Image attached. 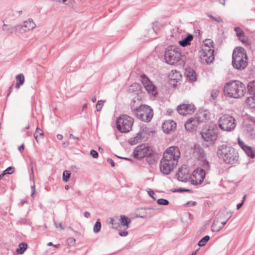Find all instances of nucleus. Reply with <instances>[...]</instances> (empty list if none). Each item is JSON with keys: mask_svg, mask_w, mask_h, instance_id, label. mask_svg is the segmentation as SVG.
Listing matches in <instances>:
<instances>
[{"mask_svg": "<svg viewBox=\"0 0 255 255\" xmlns=\"http://www.w3.org/2000/svg\"><path fill=\"white\" fill-rule=\"evenodd\" d=\"M208 17L213 21H217L218 22H222L223 20L221 17L219 16L215 17L211 14H208Z\"/></svg>", "mask_w": 255, "mask_h": 255, "instance_id": "58836bf2", "label": "nucleus"}, {"mask_svg": "<svg viewBox=\"0 0 255 255\" xmlns=\"http://www.w3.org/2000/svg\"><path fill=\"white\" fill-rule=\"evenodd\" d=\"M219 129L217 126L211 123L205 125L201 131V137L203 139L209 143L210 144H213L217 139L218 137Z\"/></svg>", "mask_w": 255, "mask_h": 255, "instance_id": "20e7f679", "label": "nucleus"}, {"mask_svg": "<svg viewBox=\"0 0 255 255\" xmlns=\"http://www.w3.org/2000/svg\"><path fill=\"white\" fill-rule=\"evenodd\" d=\"M177 192H190L191 191V190L190 189H184V188H179L177 189H176L175 190Z\"/></svg>", "mask_w": 255, "mask_h": 255, "instance_id": "de8ad7c7", "label": "nucleus"}, {"mask_svg": "<svg viewBox=\"0 0 255 255\" xmlns=\"http://www.w3.org/2000/svg\"><path fill=\"white\" fill-rule=\"evenodd\" d=\"M196 202L195 201H189V202H188L186 204V205L187 207H191V206H195L196 205Z\"/></svg>", "mask_w": 255, "mask_h": 255, "instance_id": "8fccbe9b", "label": "nucleus"}, {"mask_svg": "<svg viewBox=\"0 0 255 255\" xmlns=\"http://www.w3.org/2000/svg\"><path fill=\"white\" fill-rule=\"evenodd\" d=\"M141 78V82L143 84L148 93L154 96L156 95L157 94L156 87L152 84L151 82L146 76V75L144 74L142 75Z\"/></svg>", "mask_w": 255, "mask_h": 255, "instance_id": "f3484780", "label": "nucleus"}, {"mask_svg": "<svg viewBox=\"0 0 255 255\" xmlns=\"http://www.w3.org/2000/svg\"><path fill=\"white\" fill-rule=\"evenodd\" d=\"M199 123L195 118L189 119L185 123L184 126L188 131L192 132L196 130Z\"/></svg>", "mask_w": 255, "mask_h": 255, "instance_id": "aec40b11", "label": "nucleus"}, {"mask_svg": "<svg viewBox=\"0 0 255 255\" xmlns=\"http://www.w3.org/2000/svg\"><path fill=\"white\" fill-rule=\"evenodd\" d=\"M13 85H11L10 87L9 88V89H8V95L7 96H9V94H10V93L11 92V91H12L13 90Z\"/></svg>", "mask_w": 255, "mask_h": 255, "instance_id": "052dcab7", "label": "nucleus"}, {"mask_svg": "<svg viewBox=\"0 0 255 255\" xmlns=\"http://www.w3.org/2000/svg\"><path fill=\"white\" fill-rule=\"evenodd\" d=\"M225 0H219V2L222 4L223 5H225Z\"/></svg>", "mask_w": 255, "mask_h": 255, "instance_id": "69168bd1", "label": "nucleus"}, {"mask_svg": "<svg viewBox=\"0 0 255 255\" xmlns=\"http://www.w3.org/2000/svg\"><path fill=\"white\" fill-rule=\"evenodd\" d=\"M103 105V101L102 100L98 101V102L96 105L97 111H100L101 110Z\"/></svg>", "mask_w": 255, "mask_h": 255, "instance_id": "a19ab883", "label": "nucleus"}, {"mask_svg": "<svg viewBox=\"0 0 255 255\" xmlns=\"http://www.w3.org/2000/svg\"><path fill=\"white\" fill-rule=\"evenodd\" d=\"M193 36L191 34H188L184 38L179 41V44L183 47L190 45V42L193 40Z\"/></svg>", "mask_w": 255, "mask_h": 255, "instance_id": "b1692460", "label": "nucleus"}, {"mask_svg": "<svg viewBox=\"0 0 255 255\" xmlns=\"http://www.w3.org/2000/svg\"><path fill=\"white\" fill-rule=\"evenodd\" d=\"M202 167L204 168L205 170H208L210 168V165L209 162L206 161V160H203L202 162Z\"/></svg>", "mask_w": 255, "mask_h": 255, "instance_id": "ea45409f", "label": "nucleus"}, {"mask_svg": "<svg viewBox=\"0 0 255 255\" xmlns=\"http://www.w3.org/2000/svg\"><path fill=\"white\" fill-rule=\"evenodd\" d=\"M119 220L120 221L121 225L123 226H126V229L128 228V225L131 222V220L130 219L128 218L125 215H121L120 219Z\"/></svg>", "mask_w": 255, "mask_h": 255, "instance_id": "a878e982", "label": "nucleus"}, {"mask_svg": "<svg viewBox=\"0 0 255 255\" xmlns=\"http://www.w3.org/2000/svg\"><path fill=\"white\" fill-rule=\"evenodd\" d=\"M70 175H71V173L69 172V171H68L67 170L64 171V172L63 173V176H62L63 180L64 182H67L69 179Z\"/></svg>", "mask_w": 255, "mask_h": 255, "instance_id": "72a5a7b5", "label": "nucleus"}, {"mask_svg": "<svg viewBox=\"0 0 255 255\" xmlns=\"http://www.w3.org/2000/svg\"><path fill=\"white\" fill-rule=\"evenodd\" d=\"M198 122L200 124L201 123L209 119L210 115L206 112H202L198 113L194 117Z\"/></svg>", "mask_w": 255, "mask_h": 255, "instance_id": "5701e85b", "label": "nucleus"}, {"mask_svg": "<svg viewBox=\"0 0 255 255\" xmlns=\"http://www.w3.org/2000/svg\"><path fill=\"white\" fill-rule=\"evenodd\" d=\"M235 31L236 32L237 36L238 37H242L244 36V31L239 27H237L235 28Z\"/></svg>", "mask_w": 255, "mask_h": 255, "instance_id": "c9c22d12", "label": "nucleus"}, {"mask_svg": "<svg viewBox=\"0 0 255 255\" xmlns=\"http://www.w3.org/2000/svg\"><path fill=\"white\" fill-rule=\"evenodd\" d=\"M119 235L122 237H126L128 235V232L127 231L120 232Z\"/></svg>", "mask_w": 255, "mask_h": 255, "instance_id": "603ef678", "label": "nucleus"}, {"mask_svg": "<svg viewBox=\"0 0 255 255\" xmlns=\"http://www.w3.org/2000/svg\"><path fill=\"white\" fill-rule=\"evenodd\" d=\"M101 228V224L100 222L98 220L96 222V223L94 226V229H93L94 232L96 233L99 232L100 231Z\"/></svg>", "mask_w": 255, "mask_h": 255, "instance_id": "f704fd0d", "label": "nucleus"}, {"mask_svg": "<svg viewBox=\"0 0 255 255\" xmlns=\"http://www.w3.org/2000/svg\"><path fill=\"white\" fill-rule=\"evenodd\" d=\"M218 91L217 90H213L211 93V96L213 100H214L218 95Z\"/></svg>", "mask_w": 255, "mask_h": 255, "instance_id": "c03bdc74", "label": "nucleus"}, {"mask_svg": "<svg viewBox=\"0 0 255 255\" xmlns=\"http://www.w3.org/2000/svg\"><path fill=\"white\" fill-rule=\"evenodd\" d=\"M132 113L137 119L144 122H149L153 115V110L146 105H141L132 110Z\"/></svg>", "mask_w": 255, "mask_h": 255, "instance_id": "423d86ee", "label": "nucleus"}, {"mask_svg": "<svg viewBox=\"0 0 255 255\" xmlns=\"http://www.w3.org/2000/svg\"><path fill=\"white\" fill-rule=\"evenodd\" d=\"M245 85L240 81H232L224 86V95L230 98L238 99L243 97L246 93Z\"/></svg>", "mask_w": 255, "mask_h": 255, "instance_id": "f03ea898", "label": "nucleus"}, {"mask_svg": "<svg viewBox=\"0 0 255 255\" xmlns=\"http://www.w3.org/2000/svg\"><path fill=\"white\" fill-rule=\"evenodd\" d=\"M179 181L186 182L189 177L188 170L186 168L181 167L176 174Z\"/></svg>", "mask_w": 255, "mask_h": 255, "instance_id": "4be33fe9", "label": "nucleus"}, {"mask_svg": "<svg viewBox=\"0 0 255 255\" xmlns=\"http://www.w3.org/2000/svg\"><path fill=\"white\" fill-rule=\"evenodd\" d=\"M212 41L209 40H206L204 45L202 49L201 55L203 57L205 58L207 63H211L214 59V49H212L209 46V44H212Z\"/></svg>", "mask_w": 255, "mask_h": 255, "instance_id": "9b49d317", "label": "nucleus"}, {"mask_svg": "<svg viewBox=\"0 0 255 255\" xmlns=\"http://www.w3.org/2000/svg\"><path fill=\"white\" fill-rule=\"evenodd\" d=\"M27 247V244L25 243H21L19 246L18 248L16 249V252L18 254L22 255L24 253L25 251L26 250Z\"/></svg>", "mask_w": 255, "mask_h": 255, "instance_id": "c85d7f7f", "label": "nucleus"}, {"mask_svg": "<svg viewBox=\"0 0 255 255\" xmlns=\"http://www.w3.org/2000/svg\"><path fill=\"white\" fill-rule=\"evenodd\" d=\"M238 144L248 156L252 158L255 157V151L253 148L246 144L240 138H238Z\"/></svg>", "mask_w": 255, "mask_h": 255, "instance_id": "a211bd4d", "label": "nucleus"}, {"mask_svg": "<svg viewBox=\"0 0 255 255\" xmlns=\"http://www.w3.org/2000/svg\"><path fill=\"white\" fill-rule=\"evenodd\" d=\"M249 92L253 96L249 97L246 100V102L250 108L253 111H255V81L250 82L248 85Z\"/></svg>", "mask_w": 255, "mask_h": 255, "instance_id": "4468645a", "label": "nucleus"}, {"mask_svg": "<svg viewBox=\"0 0 255 255\" xmlns=\"http://www.w3.org/2000/svg\"><path fill=\"white\" fill-rule=\"evenodd\" d=\"M217 155L226 164L235 165L238 163L239 156L236 149L227 144H222L219 146Z\"/></svg>", "mask_w": 255, "mask_h": 255, "instance_id": "f257e3e1", "label": "nucleus"}, {"mask_svg": "<svg viewBox=\"0 0 255 255\" xmlns=\"http://www.w3.org/2000/svg\"><path fill=\"white\" fill-rule=\"evenodd\" d=\"M239 39L244 43H246L247 42V37L245 36V34L244 36L242 37H239Z\"/></svg>", "mask_w": 255, "mask_h": 255, "instance_id": "3c124183", "label": "nucleus"}, {"mask_svg": "<svg viewBox=\"0 0 255 255\" xmlns=\"http://www.w3.org/2000/svg\"><path fill=\"white\" fill-rule=\"evenodd\" d=\"M31 196L33 197L34 194H35V185H33V186H32L31 187Z\"/></svg>", "mask_w": 255, "mask_h": 255, "instance_id": "864d4df0", "label": "nucleus"}, {"mask_svg": "<svg viewBox=\"0 0 255 255\" xmlns=\"http://www.w3.org/2000/svg\"><path fill=\"white\" fill-rule=\"evenodd\" d=\"M145 160L149 164H153L156 162L155 155L153 153L152 151L151 152V154L150 155H147L145 157Z\"/></svg>", "mask_w": 255, "mask_h": 255, "instance_id": "c756f323", "label": "nucleus"}, {"mask_svg": "<svg viewBox=\"0 0 255 255\" xmlns=\"http://www.w3.org/2000/svg\"><path fill=\"white\" fill-rule=\"evenodd\" d=\"M14 171V168L13 167H8L5 171L4 172L6 173L7 174H11Z\"/></svg>", "mask_w": 255, "mask_h": 255, "instance_id": "37998d69", "label": "nucleus"}, {"mask_svg": "<svg viewBox=\"0 0 255 255\" xmlns=\"http://www.w3.org/2000/svg\"><path fill=\"white\" fill-rule=\"evenodd\" d=\"M69 145V143L68 141H65L62 143V145L63 147H67Z\"/></svg>", "mask_w": 255, "mask_h": 255, "instance_id": "4d7b16f0", "label": "nucleus"}, {"mask_svg": "<svg viewBox=\"0 0 255 255\" xmlns=\"http://www.w3.org/2000/svg\"><path fill=\"white\" fill-rule=\"evenodd\" d=\"M27 201L26 200H23V201H21L20 203H19V205L20 206H23V204L25 203H27Z\"/></svg>", "mask_w": 255, "mask_h": 255, "instance_id": "0e129e2a", "label": "nucleus"}, {"mask_svg": "<svg viewBox=\"0 0 255 255\" xmlns=\"http://www.w3.org/2000/svg\"><path fill=\"white\" fill-rule=\"evenodd\" d=\"M2 30L5 31L7 35H11L14 31H16L14 26H9L6 24H3Z\"/></svg>", "mask_w": 255, "mask_h": 255, "instance_id": "bb28decb", "label": "nucleus"}, {"mask_svg": "<svg viewBox=\"0 0 255 255\" xmlns=\"http://www.w3.org/2000/svg\"><path fill=\"white\" fill-rule=\"evenodd\" d=\"M90 155L93 158H96L98 157V153L94 149H92L90 151Z\"/></svg>", "mask_w": 255, "mask_h": 255, "instance_id": "79ce46f5", "label": "nucleus"}, {"mask_svg": "<svg viewBox=\"0 0 255 255\" xmlns=\"http://www.w3.org/2000/svg\"><path fill=\"white\" fill-rule=\"evenodd\" d=\"M181 56L179 48L171 45L167 47L165 51L164 59L167 63L173 65L180 60Z\"/></svg>", "mask_w": 255, "mask_h": 255, "instance_id": "0eeeda50", "label": "nucleus"}, {"mask_svg": "<svg viewBox=\"0 0 255 255\" xmlns=\"http://www.w3.org/2000/svg\"><path fill=\"white\" fill-rule=\"evenodd\" d=\"M148 195L151 197L154 200H156V198L154 197L155 193L151 189H149V191H148Z\"/></svg>", "mask_w": 255, "mask_h": 255, "instance_id": "49530a36", "label": "nucleus"}, {"mask_svg": "<svg viewBox=\"0 0 255 255\" xmlns=\"http://www.w3.org/2000/svg\"><path fill=\"white\" fill-rule=\"evenodd\" d=\"M141 137V134L140 133H138L137 134V135L134 137L133 141L132 140L130 141V144H135V143H137L140 140Z\"/></svg>", "mask_w": 255, "mask_h": 255, "instance_id": "4c0bfd02", "label": "nucleus"}, {"mask_svg": "<svg viewBox=\"0 0 255 255\" xmlns=\"http://www.w3.org/2000/svg\"><path fill=\"white\" fill-rule=\"evenodd\" d=\"M195 108L194 105L184 103L177 107V111L180 115L186 116L192 114L195 111Z\"/></svg>", "mask_w": 255, "mask_h": 255, "instance_id": "dca6fc26", "label": "nucleus"}, {"mask_svg": "<svg viewBox=\"0 0 255 255\" xmlns=\"http://www.w3.org/2000/svg\"><path fill=\"white\" fill-rule=\"evenodd\" d=\"M107 161L109 162V163L111 165L112 167L115 166V162L112 159H108Z\"/></svg>", "mask_w": 255, "mask_h": 255, "instance_id": "5fc2aeb1", "label": "nucleus"}, {"mask_svg": "<svg viewBox=\"0 0 255 255\" xmlns=\"http://www.w3.org/2000/svg\"><path fill=\"white\" fill-rule=\"evenodd\" d=\"M69 138H73L75 139H79V137L75 136L73 134L71 133L69 135Z\"/></svg>", "mask_w": 255, "mask_h": 255, "instance_id": "bf43d9fd", "label": "nucleus"}, {"mask_svg": "<svg viewBox=\"0 0 255 255\" xmlns=\"http://www.w3.org/2000/svg\"><path fill=\"white\" fill-rule=\"evenodd\" d=\"M219 128L223 131H231L236 127L235 118L228 114L222 116L218 121Z\"/></svg>", "mask_w": 255, "mask_h": 255, "instance_id": "9d476101", "label": "nucleus"}, {"mask_svg": "<svg viewBox=\"0 0 255 255\" xmlns=\"http://www.w3.org/2000/svg\"><path fill=\"white\" fill-rule=\"evenodd\" d=\"M232 216V213L226 209L221 210L217 215L211 226V230L213 232L220 231L226 224L228 221Z\"/></svg>", "mask_w": 255, "mask_h": 255, "instance_id": "39448f33", "label": "nucleus"}, {"mask_svg": "<svg viewBox=\"0 0 255 255\" xmlns=\"http://www.w3.org/2000/svg\"><path fill=\"white\" fill-rule=\"evenodd\" d=\"M248 57L245 49L242 47L236 48L232 55V64L237 70L244 69L248 65Z\"/></svg>", "mask_w": 255, "mask_h": 255, "instance_id": "7ed1b4c3", "label": "nucleus"}, {"mask_svg": "<svg viewBox=\"0 0 255 255\" xmlns=\"http://www.w3.org/2000/svg\"><path fill=\"white\" fill-rule=\"evenodd\" d=\"M180 156L179 149L177 146H171L167 148L163 153L161 160L172 163L174 162V166H176Z\"/></svg>", "mask_w": 255, "mask_h": 255, "instance_id": "6e6552de", "label": "nucleus"}, {"mask_svg": "<svg viewBox=\"0 0 255 255\" xmlns=\"http://www.w3.org/2000/svg\"><path fill=\"white\" fill-rule=\"evenodd\" d=\"M151 149L144 144L137 146L133 152V156L135 158L141 159L146 157L151 154Z\"/></svg>", "mask_w": 255, "mask_h": 255, "instance_id": "f8f14e48", "label": "nucleus"}, {"mask_svg": "<svg viewBox=\"0 0 255 255\" xmlns=\"http://www.w3.org/2000/svg\"><path fill=\"white\" fill-rule=\"evenodd\" d=\"M243 204H244L243 202H242L241 203L238 204L237 205V209H240Z\"/></svg>", "mask_w": 255, "mask_h": 255, "instance_id": "680f3d73", "label": "nucleus"}, {"mask_svg": "<svg viewBox=\"0 0 255 255\" xmlns=\"http://www.w3.org/2000/svg\"><path fill=\"white\" fill-rule=\"evenodd\" d=\"M16 80L17 83L15 86V88H19V87L22 85L24 82V76L22 74H19L16 76Z\"/></svg>", "mask_w": 255, "mask_h": 255, "instance_id": "cd10ccee", "label": "nucleus"}, {"mask_svg": "<svg viewBox=\"0 0 255 255\" xmlns=\"http://www.w3.org/2000/svg\"><path fill=\"white\" fill-rule=\"evenodd\" d=\"M36 26V24L31 18L28 19L23 22L22 25H17L14 26L16 31L23 33L27 30L32 29Z\"/></svg>", "mask_w": 255, "mask_h": 255, "instance_id": "2eb2a0df", "label": "nucleus"}, {"mask_svg": "<svg viewBox=\"0 0 255 255\" xmlns=\"http://www.w3.org/2000/svg\"><path fill=\"white\" fill-rule=\"evenodd\" d=\"M154 208L152 207H148L144 209L145 210V213L141 215H139L138 217L142 218V219H145L147 218H150L154 215L153 213L150 212V210H153Z\"/></svg>", "mask_w": 255, "mask_h": 255, "instance_id": "393cba45", "label": "nucleus"}, {"mask_svg": "<svg viewBox=\"0 0 255 255\" xmlns=\"http://www.w3.org/2000/svg\"><path fill=\"white\" fill-rule=\"evenodd\" d=\"M91 100L93 103H94L96 101L97 99L96 97H93L92 98Z\"/></svg>", "mask_w": 255, "mask_h": 255, "instance_id": "774afa93", "label": "nucleus"}, {"mask_svg": "<svg viewBox=\"0 0 255 255\" xmlns=\"http://www.w3.org/2000/svg\"><path fill=\"white\" fill-rule=\"evenodd\" d=\"M187 77L191 81H194L196 80V73L193 70H189L187 71Z\"/></svg>", "mask_w": 255, "mask_h": 255, "instance_id": "7c9ffc66", "label": "nucleus"}, {"mask_svg": "<svg viewBox=\"0 0 255 255\" xmlns=\"http://www.w3.org/2000/svg\"><path fill=\"white\" fill-rule=\"evenodd\" d=\"M176 166H174V162L172 163H167L160 160V171L165 175H168Z\"/></svg>", "mask_w": 255, "mask_h": 255, "instance_id": "6ab92c4d", "label": "nucleus"}, {"mask_svg": "<svg viewBox=\"0 0 255 255\" xmlns=\"http://www.w3.org/2000/svg\"><path fill=\"white\" fill-rule=\"evenodd\" d=\"M57 137L59 140H62L63 138V136L62 134H58L57 135Z\"/></svg>", "mask_w": 255, "mask_h": 255, "instance_id": "e2e57ef3", "label": "nucleus"}, {"mask_svg": "<svg viewBox=\"0 0 255 255\" xmlns=\"http://www.w3.org/2000/svg\"><path fill=\"white\" fill-rule=\"evenodd\" d=\"M206 172L203 168H198L192 173L191 181L194 185H198L202 183L205 177Z\"/></svg>", "mask_w": 255, "mask_h": 255, "instance_id": "ddd939ff", "label": "nucleus"}, {"mask_svg": "<svg viewBox=\"0 0 255 255\" xmlns=\"http://www.w3.org/2000/svg\"><path fill=\"white\" fill-rule=\"evenodd\" d=\"M54 225L56 228H59L61 230H64V227L62 223H54Z\"/></svg>", "mask_w": 255, "mask_h": 255, "instance_id": "a18cd8bd", "label": "nucleus"}, {"mask_svg": "<svg viewBox=\"0 0 255 255\" xmlns=\"http://www.w3.org/2000/svg\"><path fill=\"white\" fill-rule=\"evenodd\" d=\"M84 216L87 218L90 217V213L87 211L85 212L84 213Z\"/></svg>", "mask_w": 255, "mask_h": 255, "instance_id": "13d9d810", "label": "nucleus"}, {"mask_svg": "<svg viewBox=\"0 0 255 255\" xmlns=\"http://www.w3.org/2000/svg\"><path fill=\"white\" fill-rule=\"evenodd\" d=\"M133 122L132 117L127 115H123L116 121L117 129L121 132H128L131 129Z\"/></svg>", "mask_w": 255, "mask_h": 255, "instance_id": "1a4fd4ad", "label": "nucleus"}, {"mask_svg": "<svg viewBox=\"0 0 255 255\" xmlns=\"http://www.w3.org/2000/svg\"><path fill=\"white\" fill-rule=\"evenodd\" d=\"M24 149V144H22L20 146H19L18 147V150L20 152H22L23 150Z\"/></svg>", "mask_w": 255, "mask_h": 255, "instance_id": "6e6d98bb", "label": "nucleus"}, {"mask_svg": "<svg viewBox=\"0 0 255 255\" xmlns=\"http://www.w3.org/2000/svg\"><path fill=\"white\" fill-rule=\"evenodd\" d=\"M157 203L161 205H167L169 204V201L168 200L163 199V198H160L157 200Z\"/></svg>", "mask_w": 255, "mask_h": 255, "instance_id": "e433bc0d", "label": "nucleus"}, {"mask_svg": "<svg viewBox=\"0 0 255 255\" xmlns=\"http://www.w3.org/2000/svg\"><path fill=\"white\" fill-rule=\"evenodd\" d=\"M210 237L209 236H206L204 237H203L201 240H200L198 243V245L200 247L204 246L207 242L209 241L210 240Z\"/></svg>", "mask_w": 255, "mask_h": 255, "instance_id": "2f4dec72", "label": "nucleus"}, {"mask_svg": "<svg viewBox=\"0 0 255 255\" xmlns=\"http://www.w3.org/2000/svg\"><path fill=\"white\" fill-rule=\"evenodd\" d=\"M87 108V104H84L82 107V110H84L85 109H86Z\"/></svg>", "mask_w": 255, "mask_h": 255, "instance_id": "338daca9", "label": "nucleus"}, {"mask_svg": "<svg viewBox=\"0 0 255 255\" xmlns=\"http://www.w3.org/2000/svg\"><path fill=\"white\" fill-rule=\"evenodd\" d=\"M162 128L164 132L169 133L176 128V123L173 120H167L163 123Z\"/></svg>", "mask_w": 255, "mask_h": 255, "instance_id": "412c9836", "label": "nucleus"}, {"mask_svg": "<svg viewBox=\"0 0 255 255\" xmlns=\"http://www.w3.org/2000/svg\"><path fill=\"white\" fill-rule=\"evenodd\" d=\"M109 223L113 225V228H115L117 227L116 223H115V220L114 219L110 218V221Z\"/></svg>", "mask_w": 255, "mask_h": 255, "instance_id": "09e8293b", "label": "nucleus"}, {"mask_svg": "<svg viewBox=\"0 0 255 255\" xmlns=\"http://www.w3.org/2000/svg\"><path fill=\"white\" fill-rule=\"evenodd\" d=\"M43 133L42 131L41 130V129L39 128H36L35 132L34 134V136L35 139V140L37 141V142H39L38 141V137L40 136H43Z\"/></svg>", "mask_w": 255, "mask_h": 255, "instance_id": "473e14b6", "label": "nucleus"}]
</instances>
